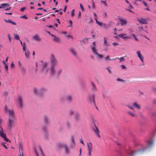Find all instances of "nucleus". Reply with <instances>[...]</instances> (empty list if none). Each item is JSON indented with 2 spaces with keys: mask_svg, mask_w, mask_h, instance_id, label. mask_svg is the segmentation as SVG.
<instances>
[{
  "mask_svg": "<svg viewBox=\"0 0 156 156\" xmlns=\"http://www.w3.org/2000/svg\"><path fill=\"white\" fill-rule=\"evenodd\" d=\"M50 67L49 68V75L52 77L58 78L62 73V70L59 69L57 71L55 67L58 65V61L55 55L51 54L50 58Z\"/></svg>",
  "mask_w": 156,
  "mask_h": 156,
  "instance_id": "nucleus-1",
  "label": "nucleus"
},
{
  "mask_svg": "<svg viewBox=\"0 0 156 156\" xmlns=\"http://www.w3.org/2000/svg\"><path fill=\"white\" fill-rule=\"evenodd\" d=\"M43 121L45 125L42 127L44 137L47 139H48V125H49L50 122V119L48 115H44L43 116Z\"/></svg>",
  "mask_w": 156,
  "mask_h": 156,
  "instance_id": "nucleus-2",
  "label": "nucleus"
},
{
  "mask_svg": "<svg viewBox=\"0 0 156 156\" xmlns=\"http://www.w3.org/2000/svg\"><path fill=\"white\" fill-rule=\"evenodd\" d=\"M47 89L44 87H42L40 89H38L36 87H34L33 89V91L36 94L40 96H41L43 94L46 92Z\"/></svg>",
  "mask_w": 156,
  "mask_h": 156,
  "instance_id": "nucleus-3",
  "label": "nucleus"
},
{
  "mask_svg": "<svg viewBox=\"0 0 156 156\" xmlns=\"http://www.w3.org/2000/svg\"><path fill=\"white\" fill-rule=\"evenodd\" d=\"M58 147L59 148H63L65 150L66 153L67 154L69 153V150L67 145L64 143H60L58 144Z\"/></svg>",
  "mask_w": 156,
  "mask_h": 156,
  "instance_id": "nucleus-4",
  "label": "nucleus"
},
{
  "mask_svg": "<svg viewBox=\"0 0 156 156\" xmlns=\"http://www.w3.org/2000/svg\"><path fill=\"white\" fill-rule=\"evenodd\" d=\"M92 129H93L94 133L96 134H97V136L98 137H100V136L99 133V132L97 126L95 124V122L94 120H93L92 122Z\"/></svg>",
  "mask_w": 156,
  "mask_h": 156,
  "instance_id": "nucleus-5",
  "label": "nucleus"
},
{
  "mask_svg": "<svg viewBox=\"0 0 156 156\" xmlns=\"http://www.w3.org/2000/svg\"><path fill=\"white\" fill-rule=\"evenodd\" d=\"M95 95L93 94L91 95H89L87 98L88 101L90 103H93L94 105H95V100L94 99Z\"/></svg>",
  "mask_w": 156,
  "mask_h": 156,
  "instance_id": "nucleus-6",
  "label": "nucleus"
},
{
  "mask_svg": "<svg viewBox=\"0 0 156 156\" xmlns=\"http://www.w3.org/2000/svg\"><path fill=\"white\" fill-rule=\"evenodd\" d=\"M73 119L76 122H78L80 119V115L78 112H75V115L73 116Z\"/></svg>",
  "mask_w": 156,
  "mask_h": 156,
  "instance_id": "nucleus-7",
  "label": "nucleus"
},
{
  "mask_svg": "<svg viewBox=\"0 0 156 156\" xmlns=\"http://www.w3.org/2000/svg\"><path fill=\"white\" fill-rule=\"evenodd\" d=\"M0 136L5 141H9V140L6 137V135L4 133L2 128L1 127H0Z\"/></svg>",
  "mask_w": 156,
  "mask_h": 156,
  "instance_id": "nucleus-8",
  "label": "nucleus"
},
{
  "mask_svg": "<svg viewBox=\"0 0 156 156\" xmlns=\"http://www.w3.org/2000/svg\"><path fill=\"white\" fill-rule=\"evenodd\" d=\"M92 51H93V54L96 55L97 57L98 58L101 59L103 58V56L102 55H100L98 54L97 52V50L96 48H94L93 47L92 48Z\"/></svg>",
  "mask_w": 156,
  "mask_h": 156,
  "instance_id": "nucleus-9",
  "label": "nucleus"
},
{
  "mask_svg": "<svg viewBox=\"0 0 156 156\" xmlns=\"http://www.w3.org/2000/svg\"><path fill=\"white\" fill-rule=\"evenodd\" d=\"M66 100L68 102L71 103L73 100V96L72 94H68L66 96Z\"/></svg>",
  "mask_w": 156,
  "mask_h": 156,
  "instance_id": "nucleus-10",
  "label": "nucleus"
},
{
  "mask_svg": "<svg viewBox=\"0 0 156 156\" xmlns=\"http://www.w3.org/2000/svg\"><path fill=\"white\" fill-rule=\"evenodd\" d=\"M46 63V62H45L43 64L42 68V71L45 74L47 73L48 71H49V69H48L47 67V64Z\"/></svg>",
  "mask_w": 156,
  "mask_h": 156,
  "instance_id": "nucleus-11",
  "label": "nucleus"
},
{
  "mask_svg": "<svg viewBox=\"0 0 156 156\" xmlns=\"http://www.w3.org/2000/svg\"><path fill=\"white\" fill-rule=\"evenodd\" d=\"M14 119H12L11 117H9L8 123V126L10 129H11L12 128V125L14 123Z\"/></svg>",
  "mask_w": 156,
  "mask_h": 156,
  "instance_id": "nucleus-12",
  "label": "nucleus"
},
{
  "mask_svg": "<svg viewBox=\"0 0 156 156\" xmlns=\"http://www.w3.org/2000/svg\"><path fill=\"white\" fill-rule=\"evenodd\" d=\"M8 114L9 116L12 119H14L15 118V115L13 110H8Z\"/></svg>",
  "mask_w": 156,
  "mask_h": 156,
  "instance_id": "nucleus-13",
  "label": "nucleus"
},
{
  "mask_svg": "<svg viewBox=\"0 0 156 156\" xmlns=\"http://www.w3.org/2000/svg\"><path fill=\"white\" fill-rule=\"evenodd\" d=\"M137 21L141 23L145 24H147V20L142 18H137Z\"/></svg>",
  "mask_w": 156,
  "mask_h": 156,
  "instance_id": "nucleus-14",
  "label": "nucleus"
},
{
  "mask_svg": "<svg viewBox=\"0 0 156 156\" xmlns=\"http://www.w3.org/2000/svg\"><path fill=\"white\" fill-rule=\"evenodd\" d=\"M18 101L20 107L22 108L23 107V100L22 97L21 96H18Z\"/></svg>",
  "mask_w": 156,
  "mask_h": 156,
  "instance_id": "nucleus-15",
  "label": "nucleus"
},
{
  "mask_svg": "<svg viewBox=\"0 0 156 156\" xmlns=\"http://www.w3.org/2000/svg\"><path fill=\"white\" fill-rule=\"evenodd\" d=\"M70 52L75 57L77 56V54L75 50L73 48H70L69 49Z\"/></svg>",
  "mask_w": 156,
  "mask_h": 156,
  "instance_id": "nucleus-16",
  "label": "nucleus"
},
{
  "mask_svg": "<svg viewBox=\"0 0 156 156\" xmlns=\"http://www.w3.org/2000/svg\"><path fill=\"white\" fill-rule=\"evenodd\" d=\"M136 54L137 55L138 57L140 59L142 62H143L144 58L143 56L142 55L140 51H137L136 52Z\"/></svg>",
  "mask_w": 156,
  "mask_h": 156,
  "instance_id": "nucleus-17",
  "label": "nucleus"
},
{
  "mask_svg": "<svg viewBox=\"0 0 156 156\" xmlns=\"http://www.w3.org/2000/svg\"><path fill=\"white\" fill-rule=\"evenodd\" d=\"M65 125L66 128L67 129H69L71 126V123L70 121L69 120H67L65 123Z\"/></svg>",
  "mask_w": 156,
  "mask_h": 156,
  "instance_id": "nucleus-18",
  "label": "nucleus"
},
{
  "mask_svg": "<svg viewBox=\"0 0 156 156\" xmlns=\"http://www.w3.org/2000/svg\"><path fill=\"white\" fill-rule=\"evenodd\" d=\"M51 36L53 37V40L54 41L57 42H59L61 40L58 37H56L55 35L53 34H51Z\"/></svg>",
  "mask_w": 156,
  "mask_h": 156,
  "instance_id": "nucleus-19",
  "label": "nucleus"
},
{
  "mask_svg": "<svg viewBox=\"0 0 156 156\" xmlns=\"http://www.w3.org/2000/svg\"><path fill=\"white\" fill-rule=\"evenodd\" d=\"M33 38L35 40L38 42L40 41L41 40V38L37 34H35L34 36H33Z\"/></svg>",
  "mask_w": 156,
  "mask_h": 156,
  "instance_id": "nucleus-20",
  "label": "nucleus"
},
{
  "mask_svg": "<svg viewBox=\"0 0 156 156\" xmlns=\"http://www.w3.org/2000/svg\"><path fill=\"white\" fill-rule=\"evenodd\" d=\"M91 90L93 91H94V92L96 91L97 90V88L96 87L95 85L93 82H92L91 83Z\"/></svg>",
  "mask_w": 156,
  "mask_h": 156,
  "instance_id": "nucleus-21",
  "label": "nucleus"
},
{
  "mask_svg": "<svg viewBox=\"0 0 156 156\" xmlns=\"http://www.w3.org/2000/svg\"><path fill=\"white\" fill-rule=\"evenodd\" d=\"M119 22H120V23L121 25H123L127 23V21L126 20L121 18L119 19Z\"/></svg>",
  "mask_w": 156,
  "mask_h": 156,
  "instance_id": "nucleus-22",
  "label": "nucleus"
},
{
  "mask_svg": "<svg viewBox=\"0 0 156 156\" xmlns=\"http://www.w3.org/2000/svg\"><path fill=\"white\" fill-rule=\"evenodd\" d=\"M133 106L138 109H140V105L138 104L136 102H134L133 104Z\"/></svg>",
  "mask_w": 156,
  "mask_h": 156,
  "instance_id": "nucleus-23",
  "label": "nucleus"
},
{
  "mask_svg": "<svg viewBox=\"0 0 156 156\" xmlns=\"http://www.w3.org/2000/svg\"><path fill=\"white\" fill-rule=\"evenodd\" d=\"M87 150L88 151L92 150V144L91 142L89 144H87Z\"/></svg>",
  "mask_w": 156,
  "mask_h": 156,
  "instance_id": "nucleus-24",
  "label": "nucleus"
},
{
  "mask_svg": "<svg viewBox=\"0 0 156 156\" xmlns=\"http://www.w3.org/2000/svg\"><path fill=\"white\" fill-rule=\"evenodd\" d=\"M19 152L20 153L19 156H23V149L22 147L21 146H20Z\"/></svg>",
  "mask_w": 156,
  "mask_h": 156,
  "instance_id": "nucleus-25",
  "label": "nucleus"
},
{
  "mask_svg": "<svg viewBox=\"0 0 156 156\" xmlns=\"http://www.w3.org/2000/svg\"><path fill=\"white\" fill-rule=\"evenodd\" d=\"M4 20L5 21V22L6 23H10L14 25H16V23L15 22H13L12 20H6L5 19H4Z\"/></svg>",
  "mask_w": 156,
  "mask_h": 156,
  "instance_id": "nucleus-26",
  "label": "nucleus"
},
{
  "mask_svg": "<svg viewBox=\"0 0 156 156\" xmlns=\"http://www.w3.org/2000/svg\"><path fill=\"white\" fill-rule=\"evenodd\" d=\"M20 68L21 73L23 75H24L26 71V69L23 66L21 67Z\"/></svg>",
  "mask_w": 156,
  "mask_h": 156,
  "instance_id": "nucleus-27",
  "label": "nucleus"
},
{
  "mask_svg": "<svg viewBox=\"0 0 156 156\" xmlns=\"http://www.w3.org/2000/svg\"><path fill=\"white\" fill-rule=\"evenodd\" d=\"M132 37H133L134 40L135 41L138 42L139 41V39L134 34H132L131 35Z\"/></svg>",
  "mask_w": 156,
  "mask_h": 156,
  "instance_id": "nucleus-28",
  "label": "nucleus"
},
{
  "mask_svg": "<svg viewBox=\"0 0 156 156\" xmlns=\"http://www.w3.org/2000/svg\"><path fill=\"white\" fill-rule=\"evenodd\" d=\"M127 4L129 3V9H127V11H129L133 13V12L131 10L133 9V7L130 5V4L129 3V2L127 1Z\"/></svg>",
  "mask_w": 156,
  "mask_h": 156,
  "instance_id": "nucleus-29",
  "label": "nucleus"
},
{
  "mask_svg": "<svg viewBox=\"0 0 156 156\" xmlns=\"http://www.w3.org/2000/svg\"><path fill=\"white\" fill-rule=\"evenodd\" d=\"M104 45L106 46H107L108 45H109L108 44V42L106 40V38L105 37H104Z\"/></svg>",
  "mask_w": 156,
  "mask_h": 156,
  "instance_id": "nucleus-30",
  "label": "nucleus"
},
{
  "mask_svg": "<svg viewBox=\"0 0 156 156\" xmlns=\"http://www.w3.org/2000/svg\"><path fill=\"white\" fill-rule=\"evenodd\" d=\"M95 20H96V23L97 24H98V25H99V26H102V25H103L102 23L98 21V20L96 18H95Z\"/></svg>",
  "mask_w": 156,
  "mask_h": 156,
  "instance_id": "nucleus-31",
  "label": "nucleus"
},
{
  "mask_svg": "<svg viewBox=\"0 0 156 156\" xmlns=\"http://www.w3.org/2000/svg\"><path fill=\"white\" fill-rule=\"evenodd\" d=\"M129 114L131 116L133 117H137V115L134 113L129 112H128Z\"/></svg>",
  "mask_w": 156,
  "mask_h": 156,
  "instance_id": "nucleus-32",
  "label": "nucleus"
},
{
  "mask_svg": "<svg viewBox=\"0 0 156 156\" xmlns=\"http://www.w3.org/2000/svg\"><path fill=\"white\" fill-rule=\"evenodd\" d=\"M6 6H9L8 4L7 3H2L0 5V9L2 8L3 7Z\"/></svg>",
  "mask_w": 156,
  "mask_h": 156,
  "instance_id": "nucleus-33",
  "label": "nucleus"
},
{
  "mask_svg": "<svg viewBox=\"0 0 156 156\" xmlns=\"http://www.w3.org/2000/svg\"><path fill=\"white\" fill-rule=\"evenodd\" d=\"M126 35V34H121L119 35L118 36H119L120 37L124 39H126L127 38V36H125Z\"/></svg>",
  "mask_w": 156,
  "mask_h": 156,
  "instance_id": "nucleus-34",
  "label": "nucleus"
},
{
  "mask_svg": "<svg viewBox=\"0 0 156 156\" xmlns=\"http://www.w3.org/2000/svg\"><path fill=\"white\" fill-rule=\"evenodd\" d=\"M75 112L73 110H70L69 112V114L70 115H73L74 114L75 115Z\"/></svg>",
  "mask_w": 156,
  "mask_h": 156,
  "instance_id": "nucleus-35",
  "label": "nucleus"
},
{
  "mask_svg": "<svg viewBox=\"0 0 156 156\" xmlns=\"http://www.w3.org/2000/svg\"><path fill=\"white\" fill-rule=\"evenodd\" d=\"M116 80L118 81H120L123 83H126V80L121 79L119 78H117V79H116Z\"/></svg>",
  "mask_w": 156,
  "mask_h": 156,
  "instance_id": "nucleus-36",
  "label": "nucleus"
},
{
  "mask_svg": "<svg viewBox=\"0 0 156 156\" xmlns=\"http://www.w3.org/2000/svg\"><path fill=\"white\" fill-rule=\"evenodd\" d=\"M2 63L4 64V65L5 66V70L6 71H7L8 70V66L6 65L5 62V61L4 60L2 61Z\"/></svg>",
  "mask_w": 156,
  "mask_h": 156,
  "instance_id": "nucleus-37",
  "label": "nucleus"
},
{
  "mask_svg": "<svg viewBox=\"0 0 156 156\" xmlns=\"http://www.w3.org/2000/svg\"><path fill=\"white\" fill-rule=\"evenodd\" d=\"M38 148L41 154L42 155V156H44V155L43 152V151L41 149V147L40 146H39L38 147Z\"/></svg>",
  "mask_w": 156,
  "mask_h": 156,
  "instance_id": "nucleus-38",
  "label": "nucleus"
},
{
  "mask_svg": "<svg viewBox=\"0 0 156 156\" xmlns=\"http://www.w3.org/2000/svg\"><path fill=\"white\" fill-rule=\"evenodd\" d=\"M30 52L29 51H25V55L27 58H28L29 57Z\"/></svg>",
  "mask_w": 156,
  "mask_h": 156,
  "instance_id": "nucleus-39",
  "label": "nucleus"
},
{
  "mask_svg": "<svg viewBox=\"0 0 156 156\" xmlns=\"http://www.w3.org/2000/svg\"><path fill=\"white\" fill-rule=\"evenodd\" d=\"M71 142L72 143V144L73 145H74L75 144V140L74 139V137L73 136H71Z\"/></svg>",
  "mask_w": 156,
  "mask_h": 156,
  "instance_id": "nucleus-40",
  "label": "nucleus"
},
{
  "mask_svg": "<svg viewBox=\"0 0 156 156\" xmlns=\"http://www.w3.org/2000/svg\"><path fill=\"white\" fill-rule=\"evenodd\" d=\"M107 91H105L102 93V97L104 98H105L107 94Z\"/></svg>",
  "mask_w": 156,
  "mask_h": 156,
  "instance_id": "nucleus-41",
  "label": "nucleus"
},
{
  "mask_svg": "<svg viewBox=\"0 0 156 156\" xmlns=\"http://www.w3.org/2000/svg\"><path fill=\"white\" fill-rule=\"evenodd\" d=\"M14 38L17 40H19L20 39V37L19 35L17 34H14Z\"/></svg>",
  "mask_w": 156,
  "mask_h": 156,
  "instance_id": "nucleus-42",
  "label": "nucleus"
},
{
  "mask_svg": "<svg viewBox=\"0 0 156 156\" xmlns=\"http://www.w3.org/2000/svg\"><path fill=\"white\" fill-rule=\"evenodd\" d=\"M94 32V30H92L90 32V33L92 36V38H94L95 37V34Z\"/></svg>",
  "mask_w": 156,
  "mask_h": 156,
  "instance_id": "nucleus-43",
  "label": "nucleus"
},
{
  "mask_svg": "<svg viewBox=\"0 0 156 156\" xmlns=\"http://www.w3.org/2000/svg\"><path fill=\"white\" fill-rule=\"evenodd\" d=\"M153 143V141H149L147 143L148 145L149 146H151L152 145Z\"/></svg>",
  "mask_w": 156,
  "mask_h": 156,
  "instance_id": "nucleus-44",
  "label": "nucleus"
},
{
  "mask_svg": "<svg viewBox=\"0 0 156 156\" xmlns=\"http://www.w3.org/2000/svg\"><path fill=\"white\" fill-rule=\"evenodd\" d=\"M104 58L105 60L110 61L111 60V59L109 58L108 55H107V56L105 57Z\"/></svg>",
  "mask_w": 156,
  "mask_h": 156,
  "instance_id": "nucleus-45",
  "label": "nucleus"
},
{
  "mask_svg": "<svg viewBox=\"0 0 156 156\" xmlns=\"http://www.w3.org/2000/svg\"><path fill=\"white\" fill-rule=\"evenodd\" d=\"M91 2L92 3V8L94 9L95 8V5H94V3L93 2V0H91Z\"/></svg>",
  "mask_w": 156,
  "mask_h": 156,
  "instance_id": "nucleus-46",
  "label": "nucleus"
},
{
  "mask_svg": "<svg viewBox=\"0 0 156 156\" xmlns=\"http://www.w3.org/2000/svg\"><path fill=\"white\" fill-rule=\"evenodd\" d=\"M69 27H71L72 25V20H70L69 21Z\"/></svg>",
  "mask_w": 156,
  "mask_h": 156,
  "instance_id": "nucleus-47",
  "label": "nucleus"
},
{
  "mask_svg": "<svg viewBox=\"0 0 156 156\" xmlns=\"http://www.w3.org/2000/svg\"><path fill=\"white\" fill-rule=\"evenodd\" d=\"M8 108L7 106L6 105H5L4 108V110L5 112H8Z\"/></svg>",
  "mask_w": 156,
  "mask_h": 156,
  "instance_id": "nucleus-48",
  "label": "nucleus"
},
{
  "mask_svg": "<svg viewBox=\"0 0 156 156\" xmlns=\"http://www.w3.org/2000/svg\"><path fill=\"white\" fill-rule=\"evenodd\" d=\"M74 12H75V10L74 9H73V10L72 11V12H71V16H74Z\"/></svg>",
  "mask_w": 156,
  "mask_h": 156,
  "instance_id": "nucleus-49",
  "label": "nucleus"
},
{
  "mask_svg": "<svg viewBox=\"0 0 156 156\" xmlns=\"http://www.w3.org/2000/svg\"><path fill=\"white\" fill-rule=\"evenodd\" d=\"M20 18H25L26 19H27L28 18L27 17V16L26 15H24L23 16H21L20 17Z\"/></svg>",
  "mask_w": 156,
  "mask_h": 156,
  "instance_id": "nucleus-50",
  "label": "nucleus"
},
{
  "mask_svg": "<svg viewBox=\"0 0 156 156\" xmlns=\"http://www.w3.org/2000/svg\"><path fill=\"white\" fill-rule=\"evenodd\" d=\"M64 98L63 96H61L60 98V100L61 101H62L64 100Z\"/></svg>",
  "mask_w": 156,
  "mask_h": 156,
  "instance_id": "nucleus-51",
  "label": "nucleus"
},
{
  "mask_svg": "<svg viewBox=\"0 0 156 156\" xmlns=\"http://www.w3.org/2000/svg\"><path fill=\"white\" fill-rule=\"evenodd\" d=\"M92 45H93V46L91 47V49L93 47H94V48H96L95 47V45H95V41L93 42Z\"/></svg>",
  "mask_w": 156,
  "mask_h": 156,
  "instance_id": "nucleus-52",
  "label": "nucleus"
},
{
  "mask_svg": "<svg viewBox=\"0 0 156 156\" xmlns=\"http://www.w3.org/2000/svg\"><path fill=\"white\" fill-rule=\"evenodd\" d=\"M26 9V7H22L20 9V10L21 12H23L24 10H25Z\"/></svg>",
  "mask_w": 156,
  "mask_h": 156,
  "instance_id": "nucleus-53",
  "label": "nucleus"
},
{
  "mask_svg": "<svg viewBox=\"0 0 156 156\" xmlns=\"http://www.w3.org/2000/svg\"><path fill=\"white\" fill-rule=\"evenodd\" d=\"M152 90L153 92L156 94V87L152 88Z\"/></svg>",
  "mask_w": 156,
  "mask_h": 156,
  "instance_id": "nucleus-54",
  "label": "nucleus"
},
{
  "mask_svg": "<svg viewBox=\"0 0 156 156\" xmlns=\"http://www.w3.org/2000/svg\"><path fill=\"white\" fill-rule=\"evenodd\" d=\"M5 144V143H2V145L6 149H7L8 148V147H6V146Z\"/></svg>",
  "mask_w": 156,
  "mask_h": 156,
  "instance_id": "nucleus-55",
  "label": "nucleus"
},
{
  "mask_svg": "<svg viewBox=\"0 0 156 156\" xmlns=\"http://www.w3.org/2000/svg\"><path fill=\"white\" fill-rule=\"evenodd\" d=\"M138 28L139 30L140 31H141L142 30H143V28L142 27L140 26L139 27H138Z\"/></svg>",
  "mask_w": 156,
  "mask_h": 156,
  "instance_id": "nucleus-56",
  "label": "nucleus"
},
{
  "mask_svg": "<svg viewBox=\"0 0 156 156\" xmlns=\"http://www.w3.org/2000/svg\"><path fill=\"white\" fill-rule=\"evenodd\" d=\"M48 27L49 28H52L53 29L55 30V28L53 26H51V25L48 26Z\"/></svg>",
  "mask_w": 156,
  "mask_h": 156,
  "instance_id": "nucleus-57",
  "label": "nucleus"
},
{
  "mask_svg": "<svg viewBox=\"0 0 156 156\" xmlns=\"http://www.w3.org/2000/svg\"><path fill=\"white\" fill-rule=\"evenodd\" d=\"M106 69L108 70V72L109 73H111V71L109 69V67H107Z\"/></svg>",
  "mask_w": 156,
  "mask_h": 156,
  "instance_id": "nucleus-58",
  "label": "nucleus"
},
{
  "mask_svg": "<svg viewBox=\"0 0 156 156\" xmlns=\"http://www.w3.org/2000/svg\"><path fill=\"white\" fill-rule=\"evenodd\" d=\"M80 7L81 8L82 10L83 11H84V8L83 7V6L82 5V4H80Z\"/></svg>",
  "mask_w": 156,
  "mask_h": 156,
  "instance_id": "nucleus-59",
  "label": "nucleus"
},
{
  "mask_svg": "<svg viewBox=\"0 0 156 156\" xmlns=\"http://www.w3.org/2000/svg\"><path fill=\"white\" fill-rule=\"evenodd\" d=\"M101 2L102 3L105 5V6H107V4L105 1H102L101 0Z\"/></svg>",
  "mask_w": 156,
  "mask_h": 156,
  "instance_id": "nucleus-60",
  "label": "nucleus"
},
{
  "mask_svg": "<svg viewBox=\"0 0 156 156\" xmlns=\"http://www.w3.org/2000/svg\"><path fill=\"white\" fill-rule=\"evenodd\" d=\"M142 2H143V3L144 4V5L146 7H147V6L148 7L147 4L146 2H145L144 1H143Z\"/></svg>",
  "mask_w": 156,
  "mask_h": 156,
  "instance_id": "nucleus-61",
  "label": "nucleus"
},
{
  "mask_svg": "<svg viewBox=\"0 0 156 156\" xmlns=\"http://www.w3.org/2000/svg\"><path fill=\"white\" fill-rule=\"evenodd\" d=\"M134 153L133 151L130 152V156H134Z\"/></svg>",
  "mask_w": 156,
  "mask_h": 156,
  "instance_id": "nucleus-62",
  "label": "nucleus"
},
{
  "mask_svg": "<svg viewBox=\"0 0 156 156\" xmlns=\"http://www.w3.org/2000/svg\"><path fill=\"white\" fill-rule=\"evenodd\" d=\"M90 21L88 22V23L90 24L91 23H92L93 20L91 17H90Z\"/></svg>",
  "mask_w": 156,
  "mask_h": 156,
  "instance_id": "nucleus-63",
  "label": "nucleus"
},
{
  "mask_svg": "<svg viewBox=\"0 0 156 156\" xmlns=\"http://www.w3.org/2000/svg\"><path fill=\"white\" fill-rule=\"evenodd\" d=\"M153 103L156 105V99H154L153 100Z\"/></svg>",
  "mask_w": 156,
  "mask_h": 156,
  "instance_id": "nucleus-64",
  "label": "nucleus"
}]
</instances>
